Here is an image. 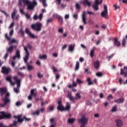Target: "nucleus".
<instances>
[{"label":"nucleus","instance_id":"59","mask_svg":"<svg viewBox=\"0 0 127 127\" xmlns=\"http://www.w3.org/2000/svg\"><path fill=\"white\" fill-rule=\"evenodd\" d=\"M53 21V18L48 19L47 20V23L49 24V23H50V22H52Z\"/></svg>","mask_w":127,"mask_h":127},{"label":"nucleus","instance_id":"33","mask_svg":"<svg viewBox=\"0 0 127 127\" xmlns=\"http://www.w3.org/2000/svg\"><path fill=\"white\" fill-rule=\"evenodd\" d=\"M81 97L82 96L80 95V93H76L75 97L74 98H75V100H80V99H81Z\"/></svg>","mask_w":127,"mask_h":127},{"label":"nucleus","instance_id":"22","mask_svg":"<svg viewBox=\"0 0 127 127\" xmlns=\"http://www.w3.org/2000/svg\"><path fill=\"white\" fill-rule=\"evenodd\" d=\"M115 103H117V104H123L124 102H125V98L122 97L116 100H115Z\"/></svg>","mask_w":127,"mask_h":127},{"label":"nucleus","instance_id":"40","mask_svg":"<svg viewBox=\"0 0 127 127\" xmlns=\"http://www.w3.org/2000/svg\"><path fill=\"white\" fill-rule=\"evenodd\" d=\"M58 19V21L60 22L61 24H63V17H62V16H59Z\"/></svg>","mask_w":127,"mask_h":127},{"label":"nucleus","instance_id":"24","mask_svg":"<svg viewBox=\"0 0 127 127\" xmlns=\"http://www.w3.org/2000/svg\"><path fill=\"white\" fill-rule=\"evenodd\" d=\"M6 81H8L12 86H14V85H15V83H16V82H12V81H11V77L10 76H7L6 77Z\"/></svg>","mask_w":127,"mask_h":127},{"label":"nucleus","instance_id":"53","mask_svg":"<svg viewBox=\"0 0 127 127\" xmlns=\"http://www.w3.org/2000/svg\"><path fill=\"white\" fill-rule=\"evenodd\" d=\"M0 11H1V12H2V13H4V15H5V16H6V17H8L9 14L6 12H5V11H3V10H0Z\"/></svg>","mask_w":127,"mask_h":127},{"label":"nucleus","instance_id":"57","mask_svg":"<svg viewBox=\"0 0 127 127\" xmlns=\"http://www.w3.org/2000/svg\"><path fill=\"white\" fill-rule=\"evenodd\" d=\"M7 57H8V53L6 52L3 57V59L5 60H6V59H7Z\"/></svg>","mask_w":127,"mask_h":127},{"label":"nucleus","instance_id":"18","mask_svg":"<svg viewBox=\"0 0 127 127\" xmlns=\"http://www.w3.org/2000/svg\"><path fill=\"white\" fill-rule=\"evenodd\" d=\"M114 41L113 42V43L114 45L116 46H117V47H121V42L119 41V38H115L114 39Z\"/></svg>","mask_w":127,"mask_h":127},{"label":"nucleus","instance_id":"21","mask_svg":"<svg viewBox=\"0 0 127 127\" xmlns=\"http://www.w3.org/2000/svg\"><path fill=\"white\" fill-rule=\"evenodd\" d=\"M93 64L94 66V68H95V69H96L97 70H98V69L100 68V62H99V61L94 62L93 63Z\"/></svg>","mask_w":127,"mask_h":127},{"label":"nucleus","instance_id":"52","mask_svg":"<svg viewBox=\"0 0 127 127\" xmlns=\"http://www.w3.org/2000/svg\"><path fill=\"white\" fill-rule=\"evenodd\" d=\"M113 6L115 8V10H117V9H120V8H121V7L117 5V4L114 5Z\"/></svg>","mask_w":127,"mask_h":127},{"label":"nucleus","instance_id":"49","mask_svg":"<svg viewBox=\"0 0 127 127\" xmlns=\"http://www.w3.org/2000/svg\"><path fill=\"white\" fill-rule=\"evenodd\" d=\"M31 95L32 96H36V93H34V89H31L30 91Z\"/></svg>","mask_w":127,"mask_h":127},{"label":"nucleus","instance_id":"56","mask_svg":"<svg viewBox=\"0 0 127 127\" xmlns=\"http://www.w3.org/2000/svg\"><path fill=\"white\" fill-rule=\"evenodd\" d=\"M96 76H97V77H102V76H103V73L102 72H97L96 73Z\"/></svg>","mask_w":127,"mask_h":127},{"label":"nucleus","instance_id":"31","mask_svg":"<svg viewBox=\"0 0 127 127\" xmlns=\"http://www.w3.org/2000/svg\"><path fill=\"white\" fill-rule=\"evenodd\" d=\"M88 86H91V85H94V81H91V78L88 77L87 79Z\"/></svg>","mask_w":127,"mask_h":127},{"label":"nucleus","instance_id":"12","mask_svg":"<svg viewBox=\"0 0 127 127\" xmlns=\"http://www.w3.org/2000/svg\"><path fill=\"white\" fill-rule=\"evenodd\" d=\"M116 127H123V126H124V122L122 121L121 119H117L115 121Z\"/></svg>","mask_w":127,"mask_h":127},{"label":"nucleus","instance_id":"9","mask_svg":"<svg viewBox=\"0 0 127 127\" xmlns=\"http://www.w3.org/2000/svg\"><path fill=\"white\" fill-rule=\"evenodd\" d=\"M25 33H26V34H28V35H29V36L33 39H34V38H37L38 37L37 36H35L34 34H32V33L30 32V30H29V29L27 28L25 29Z\"/></svg>","mask_w":127,"mask_h":127},{"label":"nucleus","instance_id":"20","mask_svg":"<svg viewBox=\"0 0 127 127\" xmlns=\"http://www.w3.org/2000/svg\"><path fill=\"white\" fill-rule=\"evenodd\" d=\"M82 21L84 24H87V18H86V12H83L82 13Z\"/></svg>","mask_w":127,"mask_h":127},{"label":"nucleus","instance_id":"60","mask_svg":"<svg viewBox=\"0 0 127 127\" xmlns=\"http://www.w3.org/2000/svg\"><path fill=\"white\" fill-rule=\"evenodd\" d=\"M13 32H14L13 29H12L9 32L10 36H12L13 35Z\"/></svg>","mask_w":127,"mask_h":127},{"label":"nucleus","instance_id":"32","mask_svg":"<svg viewBox=\"0 0 127 127\" xmlns=\"http://www.w3.org/2000/svg\"><path fill=\"white\" fill-rule=\"evenodd\" d=\"M16 12H17V11H16V10H14L12 12V14H11V18L12 19H14V18H15V14H16Z\"/></svg>","mask_w":127,"mask_h":127},{"label":"nucleus","instance_id":"27","mask_svg":"<svg viewBox=\"0 0 127 127\" xmlns=\"http://www.w3.org/2000/svg\"><path fill=\"white\" fill-rule=\"evenodd\" d=\"M26 65L27 66V70H28V71H31V70H33V69H34V66L28 63L26 64Z\"/></svg>","mask_w":127,"mask_h":127},{"label":"nucleus","instance_id":"17","mask_svg":"<svg viewBox=\"0 0 127 127\" xmlns=\"http://www.w3.org/2000/svg\"><path fill=\"white\" fill-rule=\"evenodd\" d=\"M42 18H43V14L40 13L39 16H37V14L34 15L33 16V19L34 20H37V19H39V20H42Z\"/></svg>","mask_w":127,"mask_h":127},{"label":"nucleus","instance_id":"10","mask_svg":"<svg viewBox=\"0 0 127 127\" xmlns=\"http://www.w3.org/2000/svg\"><path fill=\"white\" fill-rule=\"evenodd\" d=\"M58 106L57 107V110H58V111H61V112H63V111H64V106L63 105H62V100H58Z\"/></svg>","mask_w":127,"mask_h":127},{"label":"nucleus","instance_id":"58","mask_svg":"<svg viewBox=\"0 0 127 127\" xmlns=\"http://www.w3.org/2000/svg\"><path fill=\"white\" fill-rule=\"evenodd\" d=\"M53 17H56V18H59L60 15H58V14L55 13L53 15Z\"/></svg>","mask_w":127,"mask_h":127},{"label":"nucleus","instance_id":"54","mask_svg":"<svg viewBox=\"0 0 127 127\" xmlns=\"http://www.w3.org/2000/svg\"><path fill=\"white\" fill-rule=\"evenodd\" d=\"M58 32H59L60 33H63V31H64V30L63 28H59V29L58 30Z\"/></svg>","mask_w":127,"mask_h":127},{"label":"nucleus","instance_id":"7","mask_svg":"<svg viewBox=\"0 0 127 127\" xmlns=\"http://www.w3.org/2000/svg\"><path fill=\"white\" fill-rule=\"evenodd\" d=\"M108 6L107 5H104V11L101 13L102 17H104V18H108Z\"/></svg>","mask_w":127,"mask_h":127},{"label":"nucleus","instance_id":"14","mask_svg":"<svg viewBox=\"0 0 127 127\" xmlns=\"http://www.w3.org/2000/svg\"><path fill=\"white\" fill-rule=\"evenodd\" d=\"M16 46L11 45L10 47L6 49L7 53L11 54V53L13 52V50L14 48L16 49Z\"/></svg>","mask_w":127,"mask_h":127},{"label":"nucleus","instance_id":"45","mask_svg":"<svg viewBox=\"0 0 127 127\" xmlns=\"http://www.w3.org/2000/svg\"><path fill=\"white\" fill-rule=\"evenodd\" d=\"M119 83H120V85H122V84H127V79L126 80L125 82H123V79H122V78H120L119 79Z\"/></svg>","mask_w":127,"mask_h":127},{"label":"nucleus","instance_id":"43","mask_svg":"<svg viewBox=\"0 0 127 127\" xmlns=\"http://www.w3.org/2000/svg\"><path fill=\"white\" fill-rule=\"evenodd\" d=\"M68 98H69L70 101H74V100H75V97L72 96V95L70 94H68Z\"/></svg>","mask_w":127,"mask_h":127},{"label":"nucleus","instance_id":"5","mask_svg":"<svg viewBox=\"0 0 127 127\" xmlns=\"http://www.w3.org/2000/svg\"><path fill=\"white\" fill-rule=\"evenodd\" d=\"M22 118V115H19L18 116H14L13 118L14 119H16L18 120V123H23V121H25V122H29L30 121V118H26V116H24L23 118Z\"/></svg>","mask_w":127,"mask_h":127},{"label":"nucleus","instance_id":"30","mask_svg":"<svg viewBox=\"0 0 127 127\" xmlns=\"http://www.w3.org/2000/svg\"><path fill=\"white\" fill-rule=\"evenodd\" d=\"M95 50H96V48L94 47L91 50L90 53V56L91 58L94 57V54L95 53Z\"/></svg>","mask_w":127,"mask_h":127},{"label":"nucleus","instance_id":"46","mask_svg":"<svg viewBox=\"0 0 127 127\" xmlns=\"http://www.w3.org/2000/svg\"><path fill=\"white\" fill-rule=\"evenodd\" d=\"M76 82L78 84L80 85V84H83L84 83V81H82L80 79L77 78L76 79Z\"/></svg>","mask_w":127,"mask_h":127},{"label":"nucleus","instance_id":"51","mask_svg":"<svg viewBox=\"0 0 127 127\" xmlns=\"http://www.w3.org/2000/svg\"><path fill=\"white\" fill-rule=\"evenodd\" d=\"M18 75L20 76V77H21V78H23V77H24V74L21 72H18Z\"/></svg>","mask_w":127,"mask_h":127},{"label":"nucleus","instance_id":"64","mask_svg":"<svg viewBox=\"0 0 127 127\" xmlns=\"http://www.w3.org/2000/svg\"><path fill=\"white\" fill-rule=\"evenodd\" d=\"M73 18H75V19H77L78 18V14H74Z\"/></svg>","mask_w":127,"mask_h":127},{"label":"nucleus","instance_id":"55","mask_svg":"<svg viewBox=\"0 0 127 127\" xmlns=\"http://www.w3.org/2000/svg\"><path fill=\"white\" fill-rule=\"evenodd\" d=\"M52 69L53 70L54 73H56L58 71L57 68H56L54 66H52Z\"/></svg>","mask_w":127,"mask_h":127},{"label":"nucleus","instance_id":"2","mask_svg":"<svg viewBox=\"0 0 127 127\" xmlns=\"http://www.w3.org/2000/svg\"><path fill=\"white\" fill-rule=\"evenodd\" d=\"M42 26V23L36 22V23L32 24L31 25V28L32 29V30H35V31H36V32H39L41 31Z\"/></svg>","mask_w":127,"mask_h":127},{"label":"nucleus","instance_id":"39","mask_svg":"<svg viewBox=\"0 0 127 127\" xmlns=\"http://www.w3.org/2000/svg\"><path fill=\"white\" fill-rule=\"evenodd\" d=\"M48 109L49 111H54V105H51L49 106Z\"/></svg>","mask_w":127,"mask_h":127},{"label":"nucleus","instance_id":"29","mask_svg":"<svg viewBox=\"0 0 127 127\" xmlns=\"http://www.w3.org/2000/svg\"><path fill=\"white\" fill-rule=\"evenodd\" d=\"M5 93H6V88H0V93L2 96Z\"/></svg>","mask_w":127,"mask_h":127},{"label":"nucleus","instance_id":"8","mask_svg":"<svg viewBox=\"0 0 127 127\" xmlns=\"http://www.w3.org/2000/svg\"><path fill=\"white\" fill-rule=\"evenodd\" d=\"M24 50L25 51L26 55L25 57L24 58V61L26 64H27L28 63L27 61L29 59V52H28V50L27 49V47H24Z\"/></svg>","mask_w":127,"mask_h":127},{"label":"nucleus","instance_id":"44","mask_svg":"<svg viewBox=\"0 0 127 127\" xmlns=\"http://www.w3.org/2000/svg\"><path fill=\"white\" fill-rule=\"evenodd\" d=\"M118 108V106L115 105L113 108L111 110V112H117V109Z\"/></svg>","mask_w":127,"mask_h":127},{"label":"nucleus","instance_id":"62","mask_svg":"<svg viewBox=\"0 0 127 127\" xmlns=\"http://www.w3.org/2000/svg\"><path fill=\"white\" fill-rule=\"evenodd\" d=\"M15 63H16V62H15L13 61H12L11 62V66H12V67H14L15 66Z\"/></svg>","mask_w":127,"mask_h":127},{"label":"nucleus","instance_id":"13","mask_svg":"<svg viewBox=\"0 0 127 127\" xmlns=\"http://www.w3.org/2000/svg\"><path fill=\"white\" fill-rule=\"evenodd\" d=\"M5 37L9 40V44H13V43H16V40L15 39H10V37H8L7 34H5Z\"/></svg>","mask_w":127,"mask_h":127},{"label":"nucleus","instance_id":"28","mask_svg":"<svg viewBox=\"0 0 127 127\" xmlns=\"http://www.w3.org/2000/svg\"><path fill=\"white\" fill-rule=\"evenodd\" d=\"M74 48H75V45H73V44L70 45L68 47V51H69L70 52H73V51H74Z\"/></svg>","mask_w":127,"mask_h":127},{"label":"nucleus","instance_id":"50","mask_svg":"<svg viewBox=\"0 0 127 127\" xmlns=\"http://www.w3.org/2000/svg\"><path fill=\"white\" fill-rule=\"evenodd\" d=\"M127 43V41H126V38H123L122 40V45L123 46H126Z\"/></svg>","mask_w":127,"mask_h":127},{"label":"nucleus","instance_id":"6","mask_svg":"<svg viewBox=\"0 0 127 127\" xmlns=\"http://www.w3.org/2000/svg\"><path fill=\"white\" fill-rule=\"evenodd\" d=\"M102 3H103V0H95L94 4L92 5V8L94 10H99V5Z\"/></svg>","mask_w":127,"mask_h":127},{"label":"nucleus","instance_id":"1","mask_svg":"<svg viewBox=\"0 0 127 127\" xmlns=\"http://www.w3.org/2000/svg\"><path fill=\"white\" fill-rule=\"evenodd\" d=\"M2 103L0 104V108H4L6 106H8L10 104V94L7 92L4 97L1 99Z\"/></svg>","mask_w":127,"mask_h":127},{"label":"nucleus","instance_id":"3","mask_svg":"<svg viewBox=\"0 0 127 127\" xmlns=\"http://www.w3.org/2000/svg\"><path fill=\"white\" fill-rule=\"evenodd\" d=\"M13 79L15 82L16 83L17 87L13 88V91L15 92V93H16L17 94L19 92V88H20V83L21 82V79H18V77L17 76H13Z\"/></svg>","mask_w":127,"mask_h":127},{"label":"nucleus","instance_id":"23","mask_svg":"<svg viewBox=\"0 0 127 127\" xmlns=\"http://www.w3.org/2000/svg\"><path fill=\"white\" fill-rule=\"evenodd\" d=\"M3 114L4 119L9 120L10 118H11V114H10V113H5V112H3Z\"/></svg>","mask_w":127,"mask_h":127},{"label":"nucleus","instance_id":"15","mask_svg":"<svg viewBox=\"0 0 127 127\" xmlns=\"http://www.w3.org/2000/svg\"><path fill=\"white\" fill-rule=\"evenodd\" d=\"M20 59V52L19 50H17L16 51L15 55L13 56L12 57V60H15V59Z\"/></svg>","mask_w":127,"mask_h":127},{"label":"nucleus","instance_id":"37","mask_svg":"<svg viewBox=\"0 0 127 127\" xmlns=\"http://www.w3.org/2000/svg\"><path fill=\"white\" fill-rule=\"evenodd\" d=\"M75 6L76 9H78V10L81 8V3L77 2L75 3Z\"/></svg>","mask_w":127,"mask_h":127},{"label":"nucleus","instance_id":"35","mask_svg":"<svg viewBox=\"0 0 127 127\" xmlns=\"http://www.w3.org/2000/svg\"><path fill=\"white\" fill-rule=\"evenodd\" d=\"M17 124H18V120H17V121H14L12 124L10 125V127H16Z\"/></svg>","mask_w":127,"mask_h":127},{"label":"nucleus","instance_id":"4","mask_svg":"<svg viewBox=\"0 0 127 127\" xmlns=\"http://www.w3.org/2000/svg\"><path fill=\"white\" fill-rule=\"evenodd\" d=\"M25 3L27 4V8L29 10L33 9L35 5H37V2L36 1V0H33L32 2L29 1V0H26Z\"/></svg>","mask_w":127,"mask_h":127},{"label":"nucleus","instance_id":"38","mask_svg":"<svg viewBox=\"0 0 127 127\" xmlns=\"http://www.w3.org/2000/svg\"><path fill=\"white\" fill-rule=\"evenodd\" d=\"M40 2H42L43 4V6L46 7L47 6V3H46V0H39Z\"/></svg>","mask_w":127,"mask_h":127},{"label":"nucleus","instance_id":"48","mask_svg":"<svg viewBox=\"0 0 127 127\" xmlns=\"http://www.w3.org/2000/svg\"><path fill=\"white\" fill-rule=\"evenodd\" d=\"M37 77L41 79V78H43V74H41L40 72H37Z\"/></svg>","mask_w":127,"mask_h":127},{"label":"nucleus","instance_id":"61","mask_svg":"<svg viewBox=\"0 0 127 127\" xmlns=\"http://www.w3.org/2000/svg\"><path fill=\"white\" fill-rule=\"evenodd\" d=\"M25 16L26 17V18H27L28 19H30V15L27 14V13H25Z\"/></svg>","mask_w":127,"mask_h":127},{"label":"nucleus","instance_id":"19","mask_svg":"<svg viewBox=\"0 0 127 127\" xmlns=\"http://www.w3.org/2000/svg\"><path fill=\"white\" fill-rule=\"evenodd\" d=\"M51 126L49 127H56L57 123L55 122V118H52L50 120Z\"/></svg>","mask_w":127,"mask_h":127},{"label":"nucleus","instance_id":"11","mask_svg":"<svg viewBox=\"0 0 127 127\" xmlns=\"http://www.w3.org/2000/svg\"><path fill=\"white\" fill-rule=\"evenodd\" d=\"M78 123H80L81 125H87L88 124V119L85 117H82L81 118L78 119Z\"/></svg>","mask_w":127,"mask_h":127},{"label":"nucleus","instance_id":"26","mask_svg":"<svg viewBox=\"0 0 127 127\" xmlns=\"http://www.w3.org/2000/svg\"><path fill=\"white\" fill-rule=\"evenodd\" d=\"M71 109V105L68 102H67L65 108L64 107V111H69Z\"/></svg>","mask_w":127,"mask_h":127},{"label":"nucleus","instance_id":"36","mask_svg":"<svg viewBox=\"0 0 127 127\" xmlns=\"http://www.w3.org/2000/svg\"><path fill=\"white\" fill-rule=\"evenodd\" d=\"M79 68H80V63H79V62H77L75 65V71H78V70H79Z\"/></svg>","mask_w":127,"mask_h":127},{"label":"nucleus","instance_id":"25","mask_svg":"<svg viewBox=\"0 0 127 127\" xmlns=\"http://www.w3.org/2000/svg\"><path fill=\"white\" fill-rule=\"evenodd\" d=\"M83 5H88V6H91V1L89 0H84L82 2Z\"/></svg>","mask_w":127,"mask_h":127},{"label":"nucleus","instance_id":"63","mask_svg":"<svg viewBox=\"0 0 127 127\" xmlns=\"http://www.w3.org/2000/svg\"><path fill=\"white\" fill-rule=\"evenodd\" d=\"M111 99H113V95H112V94L109 95L107 97V100H110Z\"/></svg>","mask_w":127,"mask_h":127},{"label":"nucleus","instance_id":"47","mask_svg":"<svg viewBox=\"0 0 127 127\" xmlns=\"http://www.w3.org/2000/svg\"><path fill=\"white\" fill-rule=\"evenodd\" d=\"M75 122V119L71 118V119H69L68 120V122L69 124H73Z\"/></svg>","mask_w":127,"mask_h":127},{"label":"nucleus","instance_id":"41","mask_svg":"<svg viewBox=\"0 0 127 127\" xmlns=\"http://www.w3.org/2000/svg\"><path fill=\"white\" fill-rule=\"evenodd\" d=\"M39 59H44V60H46V59H47V55H43V56H40Z\"/></svg>","mask_w":127,"mask_h":127},{"label":"nucleus","instance_id":"42","mask_svg":"<svg viewBox=\"0 0 127 127\" xmlns=\"http://www.w3.org/2000/svg\"><path fill=\"white\" fill-rule=\"evenodd\" d=\"M0 114H1L0 115V120H3L4 119L3 111H1Z\"/></svg>","mask_w":127,"mask_h":127},{"label":"nucleus","instance_id":"16","mask_svg":"<svg viewBox=\"0 0 127 127\" xmlns=\"http://www.w3.org/2000/svg\"><path fill=\"white\" fill-rule=\"evenodd\" d=\"M9 70H10V69L9 67L2 66L1 72L3 73V74H8V73H9Z\"/></svg>","mask_w":127,"mask_h":127},{"label":"nucleus","instance_id":"34","mask_svg":"<svg viewBox=\"0 0 127 127\" xmlns=\"http://www.w3.org/2000/svg\"><path fill=\"white\" fill-rule=\"evenodd\" d=\"M40 114V110H38L36 111L35 112H33L32 115L33 116H39Z\"/></svg>","mask_w":127,"mask_h":127}]
</instances>
